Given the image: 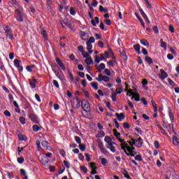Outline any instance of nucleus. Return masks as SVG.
Instances as JSON below:
<instances>
[{
	"label": "nucleus",
	"mask_w": 179,
	"mask_h": 179,
	"mask_svg": "<svg viewBox=\"0 0 179 179\" xmlns=\"http://www.w3.org/2000/svg\"><path fill=\"white\" fill-rule=\"evenodd\" d=\"M78 50L79 52H81L82 54L85 52V49L83 48V45H80L78 47Z\"/></svg>",
	"instance_id": "nucleus-53"
},
{
	"label": "nucleus",
	"mask_w": 179,
	"mask_h": 179,
	"mask_svg": "<svg viewBox=\"0 0 179 179\" xmlns=\"http://www.w3.org/2000/svg\"><path fill=\"white\" fill-rule=\"evenodd\" d=\"M134 48L137 54H138V55H141V54H142V52H141V45L136 44L134 45Z\"/></svg>",
	"instance_id": "nucleus-16"
},
{
	"label": "nucleus",
	"mask_w": 179,
	"mask_h": 179,
	"mask_svg": "<svg viewBox=\"0 0 179 179\" xmlns=\"http://www.w3.org/2000/svg\"><path fill=\"white\" fill-rule=\"evenodd\" d=\"M94 41H96V40L94 39V37L92 36L89 38L87 43H90L92 44V43H94Z\"/></svg>",
	"instance_id": "nucleus-60"
},
{
	"label": "nucleus",
	"mask_w": 179,
	"mask_h": 179,
	"mask_svg": "<svg viewBox=\"0 0 179 179\" xmlns=\"http://www.w3.org/2000/svg\"><path fill=\"white\" fill-rule=\"evenodd\" d=\"M70 15H71V16H75L76 15V10H75L73 7L70 8Z\"/></svg>",
	"instance_id": "nucleus-35"
},
{
	"label": "nucleus",
	"mask_w": 179,
	"mask_h": 179,
	"mask_svg": "<svg viewBox=\"0 0 179 179\" xmlns=\"http://www.w3.org/2000/svg\"><path fill=\"white\" fill-rule=\"evenodd\" d=\"M99 27L101 30H103L104 31H107V29L104 27V23L103 22L100 23Z\"/></svg>",
	"instance_id": "nucleus-50"
},
{
	"label": "nucleus",
	"mask_w": 179,
	"mask_h": 179,
	"mask_svg": "<svg viewBox=\"0 0 179 179\" xmlns=\"http://www.w3.org/2000/svg\"><path fill=\"white\" fill-rule=\"evenodd\" d=\"M74 138H75L76 142H77L79 145L82 143V139H80V137L76 136Z\"/></svg>",
	"instance_id": "nucleus-43"
},
{
	"label": "nucleus",
	"mask_w": 179,
	"mask_h": 179,
	"mask_svg": "<svg viewBox=\"0 0 179 179\" xmlns=\"http://www.w3.org/2000/svg\"><path fill=\"white\" fill-rule=\"evenodd\" d=\"M56 62L59 65V66H60V68L62 71H66V69L65 68V64H64L62 59L57 57L56 58Z\"/></svg>",
	"instance_id": "nucleus-10"
},
{
	"label": "nucleus",
	"mask_w": 179,
	"mask_h": 179,
	"mask_svg": "<svg viewBox=\"0 0 179 179\" xmlns=\"http://www.w3.org/2000/svg\"><path fill=\"white\" fill-rule=\"evenodd\" d=\"M52 68L53 72L55 73L56 76H57V78H59V72H58L57 70H55V69H57V68H58V66L55 64H52Z\"/></svg>",
	"instance_id": "nucleus-17"
},
{
	"label": "nucleus",
	"mask_w": 179,
	"mask_h": 179,
	"mask_svg": "<svg viewBox=\"0 0 179 179\" xmlns=\"http://www.w3.org/2000/svg\"><path fill=\"white\" fill-rule=\"evenodd\" d=\"M135 160L137 162H142V156L141 155H138L134 157Z\"/></svg>",
	"instance_id": "nucleus-52"
},
{
	"label": "nucleus",
	"mask_w": 179,
	"mask_h": 179,
	"mask_svg": "<svg viewBox=\"0 0 179 179\" xmlns=\"http://www.w3.org/2000/svg\"><path fill=\"white\" fill-rule=\"evenodd\" d=\"M162 127H164V128H166V129H169L171 126L169 123H167V122H163Z\"/></svg>",
	"instance_id": "nucleus-41"
},
{
	"label": "nucleus",
	"mask_w": 179,
	"mask_h": 179,
	"mask_svg": "<svg viewBox=\"0 0 179 179\" xmlns=\"http://www.w3.org/2000/svg\"><path fill=\"white\" fill-rule=\"evenodd\" d=\"M135 101H141V97L139 94H136L134 96Z\"/></svg>",
	"instance_id": "nucleus-57"
},
{
	"label": "nucleus",
	"mask_w": 179,
	"mask_h": 179,
	"mask_svg": "<svg viewBox=\"0 0 179 179\" xmlns=\"http://www.w3.org/2000/svg\"><path fill=\"white\" fill-rule=\"evenodd\" d=\"M141 43L145 47H149V42L146 39L141 40Z\"/></svg>",
	"instance_id": "nucleus-30"
},
{
	"label": "nucleus",
	"mask_w": 179,
	"mask_h": 179,
	"mask_svg": "<svg viewBox=\"0 0 179 179\" xmlns=\"http://www.w3.org/2000/svg\"><path fill=\"white\" fill-rule=\"evenodd\" d=\"M71 23V21L68 20V19H66L62 22H60V24L63 29H65V26H68ZM65 24V26H64Z\"/></svg>",
	"instance_id": "nucleus-18"
},
{
	"label": "nucleus",
	"mask_w": 179,
	"mask_h": 179,
	"mask_svg": "<svg viewBox=\"0 0 179 179\" xmlns=\"http://www.w3.org/2000/svg\"><path fill=\"white\" fill-rule=\"evenodd\" d=\"M160 73L161 76H159V78L161 80H164V79H166L169 76V74H167V73L163 69H160Z\"/></svg>",
	"instance_id": "nucleus-11"
},
{
	"label": "nucleus",
	"mask_w": 179,
	"mask_h": 179,
	"mask_svg": "<svg viewBox=\"0 0 179 179\" xmlns=\"http://www.w3.org/2000/svg\"><path fill=\"white\" fill-rule=\"evenodd\" d=\"M71 106L73 108L78 109L80 108V99L78 97L73 99L71 101Z\"/></svg>",
	"instance_id": "nucleus-6"
},
{
	"label": "nucleus",
	"mask_w": 179,
	"mask_h": 179,
	"mask_svg": "<svg viewBox=\"0 0 179 179\" xmlns=\"http://www.w3.org/2000/svg\"><path fill=\"white\" fill-rule=\"evenodd\" d=\"M64 164L66 169H71V164H69V162L68 161H64Z\"/></svg>",
	"instance_id": "nucleus-47"
},
{
	"label": "nucleus",
	"mask_w": 179,
	"mask_h": 179,
	"mask_svg": "<svg viewBox=\"0 0 179 179\" xmlns=\"http://www.w3.org/2000/svg\"><path fill=\"white\" fill-rule=\"evenodd\" d=\"M107 163H108L107 162V159H106V158L101 159V164H103V166H107Z\"/></svg>",
	"instance_id": "nucleus-55"
},
{
	"label": "nucleus",
	"mask_w": 179,
	"mask_h": 179,
	"mask_svg": "<svg viewBox=\"0 0 179 179\" xmlns=\"http://www.w3.org/2000/svg\"><path fill=\"white\" fill-rule=\"evenodd\" d=\"M32 80H29V85H30V87L31 89H36V83H38V82H37V80L36 78H34V77H31Z\"/></svg>",
	"instance_id": "nucleus-9"
},
{
	"label": "nucleus",
	"mask_w": 179,
	"mask_h": 179,
	"mask_svg": "<svg viewBox=\"0 0 179 179\" xmlns=\"http://www.w3.org/2000/svg\"><path fill=\"white\" fill-rule=\"evenodd\" d=\"M54 86H55V87H57V89H59V83H58V81L56 80H54L52 82Z\"/></svg>",
	"instance_id": "nucleus-51"
},
{
	"label": "nucleus",
	"mask_w": 179,
	"mask_h": 179,
	"mask_svg": "<svg viewBox=\"0 0 179 179\" xmlns=\"http://www.w3.org/2000/svg\"><path fill=\"white\" fill-rule=\"evenodd\" d=\"M19 121L22 124V125H24V124H26V118H24V117H20Z\"/></svg>",
	"instance_id": "nucleus-36"
},
{
	"label": "nucleus",
	"mask_w": 179,
	"mask_h": 179,
	"mask_svg": "<svg viewBox=\"0 0 179 179\" xmlns=\"http://www.w3.org/2000/svg\"><path fill=\"white\" fill-rule=\"evenodd\" d=\"M85 61L87 65H92L93 64V59H92L90 57L85 59Z\"/></svg>",
	"instance_id": "nucleus-25"
},
{
	"label": "nucleus",
	"mask_w": 179,
	"mask_h": 179,
	"mask_svg": "<svg viewBox=\"0 0 179 179\" xmlns=\"http://www.w3.org/2000/svg\"><path fill=\"white\" fill-rule=\"evenodd\" d=\"M81 107L83 108V110L85 112V113H90L91 111V108H90V103H89V101L83 99L81 101Z\"/></svg>",
	"instance_id": "nucleus-2"
},
{
	"label": "nucleus",
	"mask_w": 179,
	"mask_h": 179,
	"mask_svg": "<svg viewBox=\"0 0 179 179\" xmlns=\"http://www.w3.org/2000/svg\"><path fill=\"white\" fill-rule=\"evenodd\" d=\"M145 62H148L149 65H152V64H153V59L150 57L146 56Z\"/></svg>",
	"instance_id": "nucleus-23"
},
{
	"label": "nucleus",
	"mask_w": 179,
	"mask_h": 179,
	"mask_svg": "<svg viewBox=\"0 0 179 179\" xmlns=\"http://www.w3.org/2000/svg\"><path fill=\"white\" fill-rule=\"evenodd\" d=\"M104 72L108 76H111V71L108 69H105Z\"/></svg>",
	"instance_id": "nucleus-59"
},
{
	"label": "nucleus",
	"mask_w": 179,
	"mask_h": 179,
	"mask_svg": "<svg viewBox=\"0 0 179 179\" xmlns=\"http://www.w3.org/2000/svg\"><path fill=\"white\" fill-rule=\"evenodd\" d=\"M41 163L43 164V166H45V164H48V163H50V159L47 157H44L41 161Z\"/></svg>",
	"instance_id": "nucleus-24"
},
{
	"label": "nucleus",
	"mask_w": 179,
	"mask_h": 179,
	"mask_svg": "<svg viewBox=\"0 0 179 179\" xmlns=\"http://www.w3.org/2000/svg\"><path fill=\"white\" fill-rule=\"evenodd\" d=\"M115 115L118 121H122V120L125 119V115L123 113H121L120 114L118 113H116Z\"/></svg>",
	"instance_id": "nucleus-14"
},
{
	"label": "nucleus",
	"mask_w": 179,
	"mask_h": 179,
	"mask_svg": "<svg viewBox=\"0 0 179 179\" xmlns=\"http://www.w3.org/2000/svg\"><path fill=\"white\" fill-rule=\"evenodd\" d=\"M4 115H6V117H11L12 114H10V112H9V110H6L4 111L3 113Z\"/></svg>",
	"instance_id": "nucleus-56"
},
{
	"label": "nucleus",
	"mask_w": 179,
	"mask_h": 179,
	"mask_svg": "<svg viewBox=\"0 0 179 179\" xmlns=\"http://www.w3.org/2000/svg\"><path fill=\"white\" fill-rule=\"evenodd\" d=\"M145 6H147L148 9H152V4L149 3V0H144Z\"/></svg>",
	"instance_id": "nucleus-39"
},
{
	"label": "nucleus",
	"mask_w": 179,
	"mask_h": 179,
	"mask_svg": "<svg viewBox=\"0 0 179 179\" xmlns=\"http://www.w3.org/2000/svg\"><path fill=\"white\" fill-rule=\"evenodd\" d=\"M29 117L30 118L31 121L34 122L35 124H38V117L34 113H29Z\"/></svg>",
	"instance_id": "nucleus-8"
},
{
	"label": "nucleus",
	"mask_w": 179,
	"mask_h": 179,
	"mask_svg": "<svg viewBox=\"0 0 179 179\" xmlns=\"http://www.w3.org/2000/svg\"><path fill=\"white\" fill-rule=\"evenodd\" d=\"M20 171L21 176H23L24 177V179H29V178L27 177V174H26V171H24V169H20Z\"/></svg>",
	"instance_id": "nucleus-28"
},
{
	"label": "nucleus",
	"mask_w": 179,
	"mask_h": 179,
	"mask_svg": "<svg viewBox=\"0 0 179 179\" xmlns=\"http://www.w3.org/2000/svg\"><path fill=\"white\" fill-rule=\"evenodd\" d=\"M96 166V163L94 162L90 163V167L92 169V170H97V166Z\"/></svg>",
	"instance_id": "nucleus-40"
},
{
	"label": "nucleus",
	"mask_w": 179,
	"mask_h": 179,
	"mask_svg": "<svg viewBox=\"0 0 179 179\" xmlns=\"http://www.w3.org/2000/svg\"><path fill=\"white\" fill-rule=\"evenodd\" d=\"M116 90H120V92H117L114 94H112L110 96L113 101H117V94H121L122 92H124V90L122 88H117Z\"/></svg>",
	"instance_id": "nucleus-7"
},
{
	"label": "nucleus",
	"mask_w": 179,
	"mask_h": 179,
	"mask_svg": "<svg viewBox=\"0 0 179 179\" xmlns=\"http://www.w3.org/2000/svg\"><path fill=\"white\" fill-rule=\"evenodd\" d=\"M105 136H106V133H104V131H99L98 134L99 138H103Z\"/></svg>",
	"instance_id": "nucleus-54"
},
{
	"label": "nucleus",
	"mask_w": 179,
	"mask_h": 179,
	"mask_svg": "<svg viewBox=\"0 0 179 179\" xmlns=\"http://www.w3.org/2000/svg\"><path fill=\"white\" fill-rule=\"evenodd\" d=\"M120 146L122 148V150H124V152L125 153V151H127V146H128V144L127 143H123L120 144Z\"/></svg>",
	"instance_id": "nucleus-32"
},
{
	"label": "nucleus",
	"mask_w": 179,
	"mask_h": 179,
	"mask_svg": "<svg viewBox=\"0 0 179 179\" xmlns=\"http://www.w3.org/2000/svg\"><path fill=\"white\" fill-rule=\"evenodd\" d=\"M141 141H142V138L141 137H139L137 140H135L136 148H142V145H143V142Z\"/></svg>",
	"instance_id": "nucleus-12"
},
{
	"label": "nucleus",
	"mask_w": 179,
	"mask_h": 179,
	"mask_svg": "<svg viewBox=\"0 0 179 179\" xmlns=\"http://www.w3.org/2000/svg\"><path fill=\"white\" fill-rule=\"evenodd\" d=\"M96 143H97V145L99 148L100 150L103 149V148H104V144H103V141H101V139H97L96 140Z\"/></svg>",
	"instance_id": "nucleus-20"
},
{
	"label": "nucleus",
	"mask_w": 179,
	"mask_h": 179,
	"mask_svg": "<svg viewBox=\"0 0 179 179\" xmlns=\"http://www.w3.org/2000/svg\"><path fill=\"white\" fill-rule=\"evenodd\" d=\"M36 148L38 151L41 150V145L39 141H36Z\"/></svg>",
	"instance_id": "nucleus-46"
},
{
	"label": "nucleus",
	"mask_w": 179,
	"mask_h": 179,
	"mask_svg": "<svg viewBox=\"0 0 179 179\" xmlns=\"http://www.w3.org/2000/svg\"><path fill=\"white\" fill-rule=\"evenodd\" d=\"M154 146L156 149H159L160 148V144L159 143L158 141H155L154 142Z\"/></svg>",
	"instance_id": "nucleus-48"
},
{
	"label": "nucleus",
	"mask_w": 179,
	"mask_h": 179,
	"mask_svg": "<svg viewBox=\"0 0 179 179\" xmlns=\"http://www.w3.org/2000/svg\"><path fill=\"white\" fill-rule=\"evenodd\" d=\"M81 85H82L83 87H86V86L87 85V82L86 81V79H84L82 80Z\"/></svg>",
	"instance_id": "nucleus-62"
},
{
	"label": "nucleus",
	"mask_w": 179,
	"mask_h": 179,
	"mask_svg": "<svg viewBox=\"0 0 179 179\" xmlns=\"http://www.w3.org/2000/svg\"><path fill=\"white\" fill-rule=\"evenodd\" d=\"M100 61H101V59L98 55L95 56V62L96 64H100Z\"/></svg>",
	"instance_id": "nucleus-61"
},
{
	"label": "nucleus",
	"mask_w": 179,
	"mask_h": 179,
	"mask_svg": "<svg viewBox=\"0 0 179 179\" xmlns=\"http://www.w3.org/2000/svg\"><path fill=\"white\" fill-rule=\"evenodd\" d=\"M79 149L81 152H85V150H86V145H85V144H80Z\"/></svg>",
	"instance_id": "nucleus-38"
},
{
	"label": "nucleus",
	"mask_w": 179,
	"mask_h": 179,
	"mask_svg": "<svg viewBox=\"0 0 179 179\" xmlns=\"http://www.w3.org/2000/svg\"><path fill=\"white\" fill-rule=\"evenodd\" d=\"M104 22L107 26H111V20L110 19H106Z\"/></svg>",
	"instance_id": "nucleus-63"
},
{
	"label": "nucleus",
	"mask_w": 179,
	"mask_h": 179,
	"mask_svg": "<svg viewBox=\"0 0 179 179\" xmlns=\"http://www.w3.org/2000/svg\"><path fill=\"white\" fill-rule=\"evenodd\" d=\"M32 129H33L34 132H38V131H41V127H38V125L34 124L32 127Z\"/></svg>",
	"instance_id": "nucleus-21"
},
{
	"label": "nucleus",
	"mask_w": 179,
	"mask_h": 179,
	"mask_svg": "<svg viewBox=\"0 0 179 179\" xmlns=\"http://www.w3.org/2000/svg\"><path fill=\"white\" fill-rule=\"evenodd\" d=\"M17 162L20 164H23V163H24V159L23 158V157H20L17 158Z\"/></svg>",
	"instance_id": "nucleus-44"
},
{
	"label": "nucleus",
	"mask_w": 179,
	"mask_h": 179,
	"mask_svg": "<svg viewBox=\"0 0 179 179\" xmlns=\"http://www.w3.org/2000/svg\"><path fill=\"white\" fill-rule=\"evenodd\" d=\"M41 144H42L43 148H45V149H48V141H43Z\"/></svg>",
	"instance_id": "nucleus-33"
},
{
	"label": "nucleus",
	"mask_w": 179,
	"mask_h": 179,
	"mask_svg": "<svg viewBox=\"0 0 179 179\" xmlns=\"http://www.w3.org/2000/svg\"><path fill=\"white\" fill-rule=\"evenodd\" d=\"M80 169L81 171H83L85 173H87V171H88L87 168L85 166H81L80 167Z\"/></svg>",
	"instance_id": "nucleus-45"
},
{
	"label": "nucleus",
	"mask_w": 179,
	"mask_h": 179,
	"mask_svg": "<svg viewBox=\"0 0 179 179\" xmlns=\"http://www.w3.org/2000/svg\"><path fill=\"white\" fill-rule=\"evenodd\" d=\"M152 30L154 31L155 34H159V28L157 27V26L153 27Z\"/></svg>",
	"instance_id": "nucleus-58"
},
{
	"label": "nucleus",
	"mask_w": 179,
	"mask_h": 179,
	"mask_svg": "<svg viewBox=\"0 0 179 179\" xmlns=\"http://www.w3.org/2000/svg\"><path fill=\"white\" fill-rule=\"evenodd\" d=\"M104 141L106 143H110V142H112V139H111V137L110 136H105V138H104Z\"/></svg>",
	"instance_id": "nucleus-42"
},
{
	"label": "nucleus",
	"mask_w": 179,
	"mask_h": 179,
	"mask_svg": "<svg viewBox=\"0 0 179 179\" xmlns=\"http://www.w3.org/2000/svg\"><path fill=\"white\" fill-rule=\"evenodd\" d=\"M167 81L170 86H172L173 87L177 86V84H176V83H174L171 78H168Z\"/></svg>",
	"instance_id": "nucleus-27"
},
{
	"label": "nucleus",
	"mask_w": 179,
	"mask_h": 179,
	"mask_svg": "<svg viewBox=\"0 0 179 179\" xmlns=\"http://www.w3.org/2000/svg\"><path fill=\"white\" fill-rule=\"evenodd\" d=\"M91 86L93 87V89H94V90H99V83L96 82L91 83Z\"/></svg>",
	"instance_id": "nucleus-26"
},
{
	"label": "nucleus",
	"mask_w": 179,
	"mask_h": 179,
	"mask_svg": "<svg viewBox=\"0 0 179 179\" xmlns=\"http://www.w3.org/2000/svg\"><path fill=\"white\" fill-rule=\"evenodd\" d=\"M20 62H22L21 60H19V59H15L14 60V66H15V68H17L18 66H20Z\"/></svg>",
	"instance_id": "nucleus-29"
},
{
	"label": "nucleus",
	"mask_w": 179,
	"mask_h": 179,
	"mask_svg": "<svg viewBox=\"0 0 179 179\" xmlns=\"http://www.w3.org/2000/svg\"><path fill=\"white\" fill-rule=\"evenodd\" d=\"M87 44V50L89 52V54H92L93 50H92V48H93V45L89 42H86Z\"/></svg>",
	"instance_id": "nucleus-15"
},
{
	"label": "nucleus",
	"mask_w": 179,
	"mask_h": 179,
	"mask_svg": "<svg viewBox=\"0 0 179 179\" xmlns=\"http://www.w3.org/2000/svg\"><path fill=\"white\" fill-rule=\"evenodd\" d=\"M173 143L176 146H178V145L179 144V138H178V137H177L176 136H173Z\"/></svg>",
	"instance_id": "nucleus-19"
},
{
	"label": "nucleus",
	"mask_w": 179,
	"mask_h": 179,
	"mask_svg": "<svg viewBox=\"0 0 179 179\" xmlns=\"http://www.w3.org/2000/svg\"><path fill=\"white\" fill-rule=\"evenodd\" d=\"M120 56L123 58L124 61H127L128 59V57H127V53L125 51H123L120 53Z\"/></svg>",
	"instance_id": "nucleus-34"
},
{
	"label": "nucleus",
	"mask_w": 179,
	"mask_h": 179,
	"mask_svg": "<svg viewBox=\"0 0 179 179\" xmlns=\"http://www.w3.org/2000/svg\"><path fill=\"white\" fill-rule=\"evenodd\" d=\"M131 141H127V143H129V145H130L131 147L134 146V145H136L135 139L131 138Z\"/></svg>",
	"instance_id": "nucleus-37"
},
{
	"label": "nucleus",
	"mask_w": 179,
	"mask_h": 179,
	"mask_svg": "<svg viewBox=\"0 0 179 179\" xmlns=\"http://www.w3.org/2000/svg\"><path fill=\"white\" fill-rule=\"evenodd\" d=\"M96 80L99 83L102 82L103 80L106 83H108V82H110V78L107 76H103V74L100 73L98 75V77L96 78Z\"/></svg>",
	"instance_id": "nucleus-4"
},
{
	"label": "nucleus",
	"mask_w": 179,
	"mask_h": 179,
	"mask_svg": "<svg viewBox=\"0 0 179 179\" xmlns=\"http://www.w3.org/2000/svg\"><path fill=\"white\" fill-rule=\"evenodd\" d=\"M15 19L17 22H22L24 20V17H26V15L24 14V13H23V11L19 10V9H16L15 11Z\"/></svg>",
	"instance_id": "nucleus-1"
},
{
	"label": "nucleus",
	"mask_w": 179,
	"mask_h": 179,
	"mask_svg": "<svg viewBox=\"0 0 179 179\" xmlns=\"http://www.w3.org/2000/svg\"><path fill=\"white\" fill-rule=\"evenodd\" d=\"M123 128H124V129H129V128H131V126H129V124H128V122H124Z\"/></svg>",
	"instance_id": "nucleus-49"
},
{
	"label": "nucleus",
	"mask_w": 179,
	"mask_h": 179,
	"mask_svg": "<svg viewBox=\"0 0 179 179\" xmlns=\"http://www.w3.org/2000/svg\"><path fill=\"white\" fill-rule=\"evenodd\" d=\"M4 31L6 34V37L10 40H13V34L12 33V28L9 26H6L4 27Z\"/></svg>",
	"instance_id": "nucleus-3"
},
{
	"label": "nucleus",
	"mask_w": 179,
	"mask_h": 179,
	"mask_svg": "<svg viewBox=\"0 0 179 179\" xmlns=\"http://www.w3.org/2000/svg\"><path fill=\"white\" fill-rule=\"evenodd\" d=\"M126 149L127 152L124 151V153L127 156H131V157H135V155H138V152L136 151H133L132 148L130 146H128V145L126 146Z\"/></svg>",
	"instance_id": "nucleus-5"
},
{
	"label": "nucleus",
	"mask_w": 179,
	"mask_h": 179,
	"mask_svg": "<svg viewBox=\"0 0 179 179\" xmlns=\"http://www.w3.org/2000/svg\"><path fill=\"white\" fill-rule=\"evenodd\" d=\"M18 139H19V141H27V138H26V137L24 136V135H23V134H19V135H18Z\"/></svg>",
	"instance_id": "nucleus-31"
},
{
	"label": "nucleus",
	"mask_w": 179,
	"mask_h": 179,
	"mask_svg": "<svg viewBox=\"0 0 179 179\" xmlns=\"http://www.w3.org/2000/svg\"><path fill=\"white\" fill-rule=\"evenodd\" d=\"M151 104L154 108L155 113H157V104H156V102L155 101V100L153 99L151 100Z\"/></svg>",
	"instance_id": "nucleus-22"
},
{
	"label": "nucleus",
	"mask_w": 179,
	"mask_h": 179,
	"mask_svg": "<svg viewBox=\"0 0 179 179\" xmlns=\"http://www.w3.org/2000/svg\"><path fill=\"white\" fill-rule=\"evenodd\" d=\"M78 75L80 76V78H85V73L78 71Z\"/></svg>",
	"instance_id": "nucleus-64"
},
{
	"label": "nucleus",
	"mask_w": 179,
	"mask_h": 179,
	"mask_svg": "<svg viewBox=\"0 0 179 179\" xmlns=\"http://www.w3.org/2000/svg\"><path fill=\"white\" fill-rule=\"evenodd\" d=\"M91 23H92V26H94V27H96V26H97V24H99L100 23V20H99V17H95L94 20L92 19L91 20Z\"/></svg>",
	"instance_id": "nucleus-13"
}]
</instances>
